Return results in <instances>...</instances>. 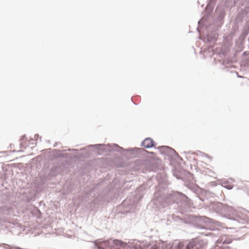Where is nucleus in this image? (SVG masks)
I'll use <instances>...</instances> for the list:
<instances>
[{"mask_svg": "<svg viewBox=\"0 0 249 249\" xmlns=\"http://www.w3.org/2000/svg\"><path fill=\"white\" fill-rule=\"evenodd\" d=\"M122 242L118 240H115L113 241H104L100 242L98 245V247L99 248L102 249H112L111 247L112 244H114L115 245H119Z\"/></svg>", "mask_w": 249, "mask_h": 249, "instance_id": "2", "label": "nucleus"}, {"mask_svg": "<svg viewBox=\"0 0 249 249\" xmlns=\"http://www.w3.org/2000/svg\"><path fill=\"white\" fill-rule=\"evenodd\" d=\"M225 187L228 188V189H231L232 188V186L230 185H228V186H225Z\"/></svg>", "mask_w": 249, "mask_h": 249, "instance_id": "4", "label": "nucleus"}, {"mask_svg": "<svg viewBox=\"0 0 249 249\" xmlns=\"http://www.w3.org/2000/svg\"><path fill=\"white\" fill-rule=\"evenodd\" d=\"M142 144L145 148H150L154 145V142L152 139L146 138L142 142Z\"/></svg>", "mask_w": 249, "mask_h": 249, "instance_id": "3", "label": "nucleus"}, {"mask_svg": "<svg viewBox=\"0 0 249 249\" xmlns=\"http://www.w3.org/2000/svg\"><path fill=\"white\" fill-rule=\"evenodd\" d=\"M184 245L181 242H179L176 249H183ZM205 244L198 239H195L190 241L186 249H204Z\"/></svg>", "mask_w": 249, "mask_h": 249, "instance_id": "1", "label": "nucleus"}]
</instances>
